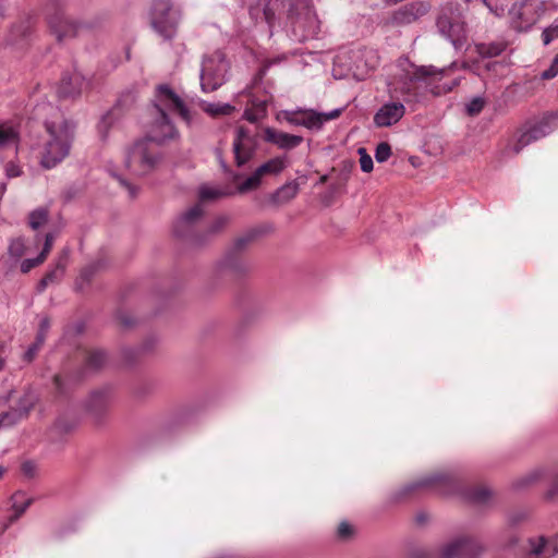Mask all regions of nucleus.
Wrapping results in <instances>:
<instances>
[{
    "mask_svg": "<svg viewBox=\"0 0 558 558\" xmlns=\"http://www.w3.org/2000/svg\"><path fill=\"white\" fill-rule=\"evenodd\" d=\"M68 260V253L63 252L54 268L50 270L38 283V292H43L50 283L57 282L63 276Z\"/></svg>",
    "mask_w": 558,
    "mask_h": 558,
    "instance_id": "obj_24",
    "label": "nucleus"
},
{
    "mask_svg": "<svg viewBox=\"0 0 558 558\" xmlns=\"http://www.w3.org/2000/svg\"><path fill=\"white\" fill-rule=\"evenodd\" d=\"M36 465L32 461H26L22 464V470L27 475H33L35 472Z\"/></svg>",
    "mask_w": 558,
    "mask_h": 558,
    "instance_id": "obj_57",
    "label": "nucleus"
},
{
    "mask_svg": "<svg viewBox=\"0 0 558 558\" xmlns=\"http://www.w3.org/2000/svg\"><path fill=\"white\" fill-rule=\"evenodd\" d=\"M548 542V556L553 557L555 555H558V533L547 536Z\"/></svg>",
    "mask_w": 558,
    "mask_h": 558,
    "instance_id": "obj_49",
    "label": "nucleus"
},
{
    "mask_svg": "<svg viewBox=\"0 0 558 558\" xmlns=\"http://www.w3.org/2000/svg\"><path fill=\"white\" fill-rule=\"evenodd\" d=\"M485 551L484 545L466 534L458 535L438 548L439 558H478Z\"/></svg>",
    "mask_w": 558,
    "mask_h": 558,
    "instance_id": "obj_8",
    "label": "nucleus"
},
{
    "mask_svg": "<svg viewBox=\"0 0 558 558\" xmlns=\"http://www.w3.org/2000/svg\"><path fill=\"white\" fill-rule=\"evenodd\" d=\"M54 384H56L57 388L60 389V386H61L60 377H58V376L54 377Z\"/></svg>",
    "mask_w": 558,
    "mask_h": 558,
    "instance_id": "obj_62",
    "label": "nucleus"
},
{
    "mask_svg": "<svg viewBox=\"0 0 558 558\" xmlns=\"http://www.w3.org/2000/svg\"><path fill=\"white\" fill-rule=\"evenodd\" d=\"M45 339H46V335L43 333V331H38L36 341L34 344H38V348H40L43 345V343L45 342Z\"/></svg>",
    "mask_w": 558,
    "mask_h": 558,
    "instance_id": "obj_60",
    "label": "nucleus"
},
{
    "mask_svg": "<svg viewBox=\"0 0 558 558\" xmlns=\"http://www.w3.org/2000/svg\"><path fill=\"white\" fill-rule=\"evenodd\" d=\"M34 407V400H21L17 408L10 409L0 414V429L10 428L25 418Z\"/></svg>",
    "mask_w": 558,
    "mask_h": 558,
    "instance_id": "obj_20",
    "label": "nucleus"
},
{
    "mask_svg": "<svg viewBox=\"0 0 558 558\" xmlns=\"http://www.w3.org/2000/svg\"><path fill=\"white\" fill-rule=\"evenodd\" d=\"M327 179H328V177H327V175H322V177H320V179H319V183H320V184L326 183V182H327Z\"/></svg>",
    "mask_w": 558,
    "mask_h": 558,
    "instance_id": "obj_63",
    "label": "nucleus"
},
{
    "mask_svg": "<svg viewBox=\"0 0 558 558\" xmlns=\"http://www.w3.org/2000/svg\"><path fill=\"white\" fill-rule=\"evenodd\" d=\"M557 495H558V470H557V473H556V475L554 477L551 486L549 487V489L546 493V498L547 499H553Z\"/></svg>",
    "mask_w": 558,
    "mask_h": 558,
    "instance_id": "obj_53",
    "label": "nucleus"
},
{
    "mask_svg": "<svg viewBox=\"0 0 558 558\" xmlns=\"http://www.w3.org/2000/svg\"><path fill=\"white\" fill-rule=\"evenodd\" d=\"M502 49H504L502 46L499 44H489V45L482 44V45L477 46L478 54L484 58H490V57L498 56L501 53Z\"/></svg>",
    "mask_w": 558,
    "mask_h": 558,
    "instance_id": "obj_38",
    "label": "nucleus"
},
{
    "mask_svg": "<svg viewBox=\"0 0 558 558\" xmlns=\"http://www.w3.org/2000/svg\"><path fill=\"white\" fill-rule=\"evenodd\" d=\"M405 113V107L401 101L384 104L374 116V123L378 128H388L398 123Z\"/></svg>",
    "mask_w": 558,
    "mask_h": 558,
    "instance_id": "obj_17",
    "label": "nucleus"
},
{
    "mask_svg": "<svg viewBox=\"0 0 558 558\" xmlns=\"http://www.w3.org/2000/svg\"><path fill=\"white\" fill-rule=\"evenodd\" d=\"M20 143V130L11 120H0V154L16 150Z\"/></svg>",
    "mask_w": 558,
    "mask_h": 558,
    "instance_id": "obj_19",
    "label": "nucleus"
},
{
    "mask_svg": "<svg viewBox=\"0 0 558 558\" xmlns=\"http://www.w3.org/2000/svg\"><path fill=\"white\" fill-rule=\"evenodd\" d=\"M287 21L300 39H305L316 34L318 21L307 0L290 4L287 11Z\"/></svg>",
    "mask_w": 558,
    "mask_h": 558,
    "instance_id": "obj_7",
    "label": "nucleus"
},
{
    "mask_svg": "<svg viewBox=\"0 0 558 558\" xmlns=\"http://www.w3.org/2000/svg\"><path fill=\"white\" fill-rule=\"evenodd\" d=\"M545 0H519L510 19L513 28L522 32L530 29L547 11Z\"/></svg>",
    "mask_w": 558,
    "mask_h": 558,
    "instance_id": "obj_11",
    "label": "nucleus"
},
{
    "mask_svg": "<svg viewBox=\"0 0 558 558\" xmlns=\"http://www.w3.org/2000/svg\"><path fill=\"white\" fill-rule=\"evenodd\" d=\"M45 260V254H39L36 258L24 259L21 264L22 272H28L32 268L40 265Z\"/></svg>",
    "mask_w": 558,
    "mask_h": 558,
    "instance_id": "obj_46",
    "label": "nucleus"
},
{
    "mask_svg": "<svg viewBox=\"0 0 558 558\" xmlns=\"http://www.w3.org/2000/svg\"><path fill=\"white\" fill-rule=\"evenodd\" d=\"M454 478L450 473L447 472H434L426 476H423L415 486L417 487H435L442 485H452Z\"/></svg>",
    "mask_w": 558,
    "mask_h": 558,
    "instance_id": "obj_26",
    "label": "nucleus"
},
{
    "mask_svg": "<svg viewBox=\"0 0 558 558\" xmlns=\"http://www.w3.org/2000/svg\"><path fill=\"white\" fill-rule=\"evenodd\" d=\"M490 497V490L487 487H476L471 492L470 498L478 504L486 502Z\"/></svg>",
    "mask_w": 558,
    "mask_h": 558,
    "instance_id": "obj_40",
    "label": "nucleus"
},
{
    "mask_svg": "<svg viewBox=\"0 0 558 558\" xmlns=\"http://www.w3.org/2000/svg\"><path fill=\"white\" fill-rule=\"evenodd\" d=\"M21 168L14 162H9L5 166V174L8 178H16L21 174Z\"/></svg>",
    "mask_w": 558,
    "mask_h": 558,
    "instance_id": "obj_52",
    "label": "nucleus"
},
{
    "mask_svg": "<svg viewBox=\"0 0 558 558\" xmlns=\"http://www.w3.org/2000/svg\"><path fill=\"white\" fill-rule=\"evenodd\" d=\"M428 11V7L423 2H411L408 3L397 11H395L389 17L381 22L384 28L405 26L416 22L420 17L425 15Z\"/></svg>",
    "mask_w": 558,
    "mask_h": 558,
    "instance_id": "obj_13",
    "label": "nucleus"
},
{
    "mask_svg": "<svg viewBox=\"0 0 558 558\" xmlns=\"http://www.w3.org/2000/svg\"><path fill=\"white\" fill-rule=\"evenodd\" d=\"M51 33L57 40L62 41L74 37L78 31V24L66 15L63 8H56L48 19Z\"/></svg>",
    "mask_w": 558,
    "mask_h": 558,
    "instance_id": "obj_15",
    "label": "nucleus"
},
{
    "mask_svg": "<svg viewBox=\"0 0 558 558\" xmlns=\"http://www.w3.org/2000/svg\"><path fill=\"white\" fill-rule=\"evenodd\" d=\"M357 153L360 155V166L362 171L371 172L374 166L372 157L366 153L365 148H359Z\"/></svg>",
    "mask_w": 558,
    "mask_h": 558,
    "instance_id": "obj_43",
    "label": "nucleus"
},
{
    "mask_svg": "<svg viewBox=\"0 0 558 558\" xmlns=\"http://www.w3.org/2000/svg\"><path fill=\"white\" fill-rule=\"evenodd\" d=\"M34 114L36 119L44 121L48 134L40 151V163L44 168L51 169L69 155L74 124L65 120L50 104H38Z\"/></svg>",
    "mask_w": 558,
    "mask_h": 558,
    "instance_id": "obj_2",
    "label": "nucleus"
},
{
    "mask_svg": "<svg viewBox=\"0 0 558 558\" xmlns=\"http://www.w3.org/2000/svg\"><path fill=\"white\" fill-rule=\"evenodd\" d=\"M258 147V133L245 126H239L232 143L234 162L238 167L245 166L256 154Z\"/></svg>",
    "mask_w": 558,
    "mask_h": 558,
    "instance_id": "obj_12",
    "label": "nucleus"
},
{
    "mask_svg": "<svg viewBox=\"0 0 558 558\" xmlns=\"http://www.w3.org/2000/svg\"><path fill=\"white\" fill-rule=\"evenodd\" d=\"M22 497H23V495L20 493L15 494L13 496V505H12L13 514L10 515V518H9L10 523L15 522L26 511V509L32 504V499L20 500Z\"/></svg>",
    "mask_w": 558,
    "mask_h": 558,
    "instance_id": "obj_33",
    "label": "nucleus"
},
{
    "mask_svg": "<svg viewBox=\"0 0 558 558\" xmlns=\"http://www.w3.org/2000/svg\"><path fill=\"white\" fill-rule=\"evenodd\" d=\"M226 223H227V218L219 217L218 219H216V221L210 227V232L214 233V232L219 231L221 228H223L226 226Z\"/></svg>",
    "mask_w": 558,
    "mask_h": 558,
    "instance_id": "obj_55",
    "label": "nucleus"
},
{
    "mask_svg": "<svg viewBox=\"0 0 558 558\" xmlns=\"http://www.w3.org/2000/svg\"><path fill=\"white\" fill-rule=\"evenodd\" d=\"M303 109L299 110H282L278 113L277 119H283L292 125H301Z\"/></svg>",
    "mask_w": 558,
    "mask_h": 558,
    "instance_id": "obj_37",
    "label": "nucleus"
},
{
    "mask_svg": "<svg viewBox=\"0 0 558 558\" xmlns=\"http://www.w3.org/2000/svg\"><path fill=\"white\" fill-rule=\"evenodd\" d=\"M558 128V110L545 113L538 121L527 125L519 135L513 146L515 154H519L525 146L542 140Z\"/></svg>",
    "mask_w": 558,
    "mask_h": 558,
    "instance_id": "obj_10",
    "label": "nucleus"
},
{
    "mask_svg": "<svg viewBox=\"0 0 558 558\" xmlns=\"http://www.w3.org/2000/svg\"><path fill=\"white\" fill-rule=\"evenodd\" d=\"M264 140L287 150L298 147L303 142L302 136L288 134L271 128L265 129Z\"/></svg>",
    "mask_w": 558,
    "mask_h": 558,
    "instance_id": "obj_21",
    "label": "nucleus"
},
{
    "mask_svg": "<svg viewBox=\"0 0 558 558\" xmlns=\"http://www.w3.org/2000/svg\"><path fill=\"white\" fill-rule=\"evenodd\" d=\"M437 73L433 66L415 68L412 64H408L397 73L393 78L388 83V93L392 99L403 97L404 101H408L409 97L414 95V84L423 77L432 76Z\"/></svg>",
    "mask_w": 558,
    "mask_h": 558,
    "instance_id": "obj_4",
    "label": "nucleus"
},
{
    "mask_svg": "<svg viewBox=\"0 0 558 558\" xmlns=\"http://www.w3.org/2000/svg\"><path fill=\"white\" fill-rule=\"evenodd\" d=\"M202 109L208 113L211 117H218V116H229L231 114L235 108L229 104H210V102H203Z\"/></svg>",
    "mask_w": 558,
    "mask_h": 558,
    "instance_id": "obj_31",
    "label": "nucleus"
},
{
    "mask_svg": "<svg viewBox=\"0 0 558 558\" xmlns=\"http://www.w3.org/2000/svg\"><path fill=\"white\" fill-rule=\"evenodd\" d=\"M29 25L27 23H21L14 26L9 36L7 37V44L10 46H20L22 47V41L26 39L29 33Z\"/></svg>",
    "mask_w": 558,
    "mask_h": 558,
    "instance_id": "obj_30",
    "label": "nucleus"
},
{
    "mask_svg": "<svg viewBox=\"0 0 558 558\" xmlns=\"http://www.w3.org/2000/svg\"><path fill=\"white\" fill-rule=\"evenodd\" d=\"M39 350L38 344H32L28 350L25 352V360L32 361Z\"/></svg>",
    "mask_w": 558,
    "mask_h": 558,
    "instance_id": "obj_58",
    "label": "nucleus"
},
{
    "mask_svg": "<svg viewBox=\"0 0 558 558\" xmlns=\"http://www.w3.org/2000/svg\"><path fill=\"white\" fill-rule=\"evenodd\" d=\"M256 236V232L255 231H252V232H248L247 234L245 235H242L240 238H238L234 242V245L238 250H242L243 247H245L250 242H252L254 240V238Z\"/></svg>",
    "mask_w": 558,
    "mask_h": 558,
    "instance_id": "obj_48",
    "label": "nucleus"
},
{
    "mask_svg": "<svg viewBox=\"0 0 558 558\" xmlns=\"http://www.w3.org/2000/svg\"><path fill=\"white\" fill-rule=\"evenodd\" d=\"M228 62L221 52L206 57L201 70V86L203 92H214L225 82Z\"/></svg>",
    "mask_w": 558,
    "mask_h": 558,
    "instance_id": "obj_9",
    "label": "nucleus"
},
{
    "mask_svg": "<svg viewBox=\"0 0 558 558\" xmlns=\"http://www.w3.org/2000/svg\"><path fill=\"white\" fill-rule=\"evenodd\" d=\"M225 195V192L214 186L204 185L199 189V199L202 202L218 199Z\"/></svg>",
    "mask_w": 558,
    "mask_h": 558,
    "instance_id": "obj_36",
    "label": "nucleus"
},
{
    "mask_svg": "<svg viewBox=\"0 0 558 558\" xmlns=\"http://www.w3.org/2000/svg\"><path fill=\"white\" fill-rule=\"evenodd\" d=\"M457 84H458V82H457V81H454L452 85L446 86V88H445V89H446L447 92H449V90H451V89L453 88V86H454V85H457Z\"/></svg>",
    "mask_w": 558,
    "mask_h": 558,
    "instance_id": "obj_64",
    "label": "nucleus"
},
{
    "mask_svg": "<svg viewBox=\"0 0 558 558\" xmlns=\"http://www.w3.org/2000/svg\"><path fill=\"white\" fill-rule=\"evenodd\" d=\"M180 13L169 0H156L150 10V24L165 39L172 38L178 28Z\"/></svg>",
    "mask_w": 558,
    "mask_h": 558,
    "instance_id": "obj_5",
    "label": "nucleus"
},
{
    "mask_svg": "<svg viewBox=\"0 0 558 558\" xmlns=\"http://www.w3.org/2000/svg\"><path fill=\"white\" fill-rule=\"evenodd\" d=\"M73 428H74V424L73 423L68 422L64 418H59V420L56 421V423L51 427L50 432L51 433L61 434V433H69Z\"/></svg>",
    "mask_w": 558,
    "mask_h": 558,
    "instance_id": "obj_44",
    "label": "nucleus"
},
{
    "mask_svg": "<svg viewBox=\"0 0 558 558\" xmlns=\"http://www.w3.org/2000/svg\"><path fill=\"white\" fill-rule=\"evenodd\" d=\"M5 354H4V345L0 343V369L4 366Z\"/></svg>",
    "mask_w": 558,
    "mask_h": 558,
    "instance_id": "obj_61",
    "label": "nucleus"
},
{
    "mask_svg": "<svg viewBox=\"0 0 558 558\" xmlns=\"http://www.w3.org/2000/svg\"><path fill=\"white\" fill-rule=\"evenodd\" d=\"M485 106V99L483 97H474L466 104V112L469 116L478 114Z\"/></svg>",
    "mask_w": 558,
    "mask_h": 558,
    "instance_id": "obj_39",
    "label": "nucleus"
},
{
    "mask_svg": "<svg viewBox=\"0 0 558 558\" xmlns=\"http://www.w3.org/2000/svg\"><path fill=\"white\" fill-rule=\"evenodd\" d=\"M558 74V54L554 58L550 66L542 73V78L550 80Z\"/></svg>",
    "mask_w": 558,
    "mask_h": 558,
    "instance_id": "obj_47",
    "label": "nucleus"
},
{
    "mask_svg": "<svg viewBox=\"0 0 558 558\" xmlns=\"http://www.w3.org/2000/svg\"><path fill=\"white\" fill-rule=\"evenodd\" d=\"M300 184L296 181H290L279 187L271 199L277 205H283L292 201L299 193Z\"/></svg>",
    "mask_w": 558,
    "mask_h": 558,
    "instance_id": "obj_27",
    "label": "nucleus"
},
{
    "mask_svg": "<svg viewBox=\"0 0 558 558\" xmlns=\"http://www.w3.org/2000/svg\"><path fill=\"white\" fill-rule=\"evenodd\" d=\"M286 168V160L276 157L259 166L248 178H246L239 186L240 193L255 190L259 186L262 178L266 174H278Z\"/></svg>",
    "mask_w": 558,
    "mask_h": 558,
    "instance_id": "obj_16",
    "label": "nucleus"
},
{
    "mask_svg": "<svg viewBox=\"0 0 558 558\" xmlns=\"http://www.w3.org/2000/svg\"><path fill=\"white\" fill-rule=\"evenodd\" d=\"M542 37L544 45H548L553 40L558 39V20L544 29Z\"/></svg>",
    "mask_w": 558,
    "mask_h": 558,
    "instance_id": "obj_41",
    "label": "nucleus"
},
{
    "mask_svg": "<svg viewBox=\"0 0 558 558\" xmlns=\"http://www.w3.org/2000/svg\"><path fill=\"white\" fill-rule=\"evenodd\" d=\"M25 251V245L22 239L13 240L9 245V253L15 258H20Z\"/></svg>",
    "mask_w": 558,
    "mask_h": 558,
    "instance_id": "obj_45",
    "label": "nucleus"
},
{
    "mask_svg": "<svg viewBox=\"0 0 558 558\" xmlns=\"http://www.w3.org/2000/svg\"><path fill=\"white\" fill-rule=\"evenodd\" d=\"M110 400L111 396L109 389H95L84 400V408L92 416L100 418L106 413Z\"/></svg>",
    "mask_w": 558,
    "mask_h": 558,
    "instance_id": "obj_18",
    "label": "nucleus"
},
{
    "mask_svg": "<svg viewBox=\"0 0 558 558\" xmlns=\"http://www.w3.org/2000/svg\"><path fill=\"white\" fill-rule=\"evenodd\" d=\"M267 114V101L253 100L252 108L245 109L243 118L251 123H256L264 119Z\"/></svg>",
    "mask_w": 558,
    "mask_h": 558,
    "instance_id": "obj_29",
    "label": "nucleus"
},
{
    "mask_svg": "<svg viewBox=\"0 0 558 558\" xmlns=\"http://www.w3.org/2000/svg\"><path fill=\"white\" fill-rule=\"evenodd\" d=\"M341 112L342 109H333L326 113H318L314 110H303V112H301V125L310 130H319L325 122L337 119Z\"/></svg>",
    "mask_w": 558,
    "mask_h": 558,
    "instance_id": "obj_22",
    "label": "nucleus"
},
{
    "mask_svg": "<svg viewBox=\"0 0 558 558\" xmlns=\"http://www.w3.org/2000/svg\"><path fill=\"white\" fill-rule=\"evenodd\" d=\"M48 211L45 208L35 209L29 214V226L37 230L47 222Z\"/></svg>",
    "mask_w": 558,
    "mask_h": 558,
    "instance_id": "obj_35",
    "label": "nucleus"
},
{
    "mask_svg": "<svg viewBox=\"0 0 558 558\" xmlns=\"http://www.w3.org/2000/svg\"><path fill=\"white\" fill-rule=\"evenodd\" d=\"M203 213L204 209L201 204L194 205L186 213H184L179 219L175 227V232L178 233V235L184 236L185 231L190 228V226H192L203 216Z\"/></svg>",
    "mask_w": 558,
    "mask_h": 558,
    "instance_id": "obj_23",
    "label": "nucleus"
},
{
    "mask_svg": "<svg viewBox=\"0 0 558 558\" xmlns=\"http://www.w3.org/2000/svg\"><path fill=\"white\" fill-rule=\"evenodd\" d=\"M439 33L456 48H461L466 40V28L462 10L458 4L448 3L442 7L437 19Z\"/></svg>",
    "mask_w": 558,
    "mask_h": 558,
    "instance_id": "obj_3",
    "label": "nucleus"
},
{
    "mask_svg": "<svg viewBox=\"0 0 558 558\" xmlns=\"http://www.w3.org/2000/svg\"><path fill=\"white\" fill-rule=\"evenodd\" d=\"M89 87V81L78 71L65 72L59 83L57 94L63 99H75Z\"/></svg>",
    "mask_w": 558,
    "mask_h": 558,
    "instance_id": "obj_14",
    "label": "nucleus"
},
{
    "mask_svg": "<svg viewBox=\"0 0 558 558\" xmlns=\"http://www.w3.org/2000/svg\"><path fill=\"white\" fill-rule=\"evenodd\" d=\"M391 156V147L388 143H380L375 150V159L378 162H385Z\"/></svg>",
    "mask_w": 558,
    "mask_h": 558,
    "instance_id": "obj_42",
    "label": "nucleus"
},
{
    "mask_svg": "<svg viewBox=\"0 0 558 558\" xmlns=\"http://www.w3.org/2000/svg\"><path fill=\"white\" fill-rule=\"evenodd\" d=\"M352 532V526L347 522H341L338 526V536L341 538H348Z\"/></svg>",
    "mask_w": 558,
    "mask_h": 558,
    "instance_id": "obj_51",
    "label": "nucleus"
},
{
    "mask_svg": "<svg viewBox=\"0 0 558 558\" xmlns=\"http://www.w3.org/2000/svg\"><path fill=\"white\" fill-rule=\"evenodd\" d=\"M283 9L284 0H252L248 3L250 17L255 24H266L269 36L281 25Z\"/></svg>",
    "mask_w": 558,
    "mask_h": 558,
    "instance_id": "obj_6",
    "label": "nucleus"
},
{
    "mask_svg": "<svg viewBox=\"0 0 558 558\" xmlns=\"http://www.w3.org/2000/svg\"><path fill=\"white\" fill-rule=\"evenodd\" d=\"M111 116L106 114L101 118L100 122L98 123V131L99 133L105 136L109 130L110 123H111Z\"/></svg>",
    "mask_w": 558,
    "mask_h": 558,
    "instance_id": "obj_50",
    "label": "nucleus"
},
{
    "mask_svg": "<svg viewBox=\"0 0 558 558\" xmlns=\"http://www.w3.org/2000/svg\"><path fill=\"white\" fill-rule=\"evenodd\" d=\"M174 112L191 124V113L182 99L168 85H159L156 88L153 120L147 136L136 142L126 154L125 166L133 174L144 175L155 169L161 157L159 145L177 135L170 119Z\"/></svg>",
    "mask_w": 558,
    "mask_h": 558,
    "instance_id": "obj_1",
    "label": "nucleus"
},
{
    "mask_svg": "<svg viewBox=\"0 0 558 558\" xmlns=\"http://www.w3.org/2000/svg\"><path fill=\"white\" fill-rule=\"evenodd\" d=\"M353 57L355 60V69L356 71L361 70L362 66L359 63L362 59H365V68L366 69H374L377 65V56L373 50H357L353 51Z\"/></svg>",
    "mask_w": 558,
    "mask_h": 558,
    "instance_id": "obj_32",
    "label": "nucleus"
},
{
    "mask_svg": "<svg viewBox=\"0 0 558 558\" xmlns=\"http://www.w3.org/2000/svg\"><path fill=\"white\" fill-rule=\"evenodd\" d=\"M529 554L537 558H549L548 542L545 535H535L527 538Z\"/></svg>",
    "mask_w": 558,
    "mask_h": 558,
    "instance_id": "obj_28",
    "label": "nucleus"
},
{
    "mask_svg": "<svg viewBox=\"0 0 558 558\" xmlns=\"http://www.w3.org/2000/svg\"><path fill=\"white\" fill-rule=\"evenodd\" d=\"M519 0H483L485 5L497 16L511 19Z\"/></svg>",
    "mask_w": 558,
    "mask_h": 558,
    "instance_id": "obj_25",
    "label": "nucleus"
},
{
    "mask_svg": "<svg viewBox=\"0 0 558 558\" xmlns=\"http://www.w3.org/2000/svg\"><path fill=\"white\" fill-rule=\"evenodd\" d=\"M106 353L102 350H92L86 356V364L90 369H97L101 367L106 362Z\"/></svg>",
    "mask_w": 558,
    "mask_h": 558,
    "instance_id": "obj_34",
    "label": "nucleus"
},
{
    "mask_svg": "<svg viewBox=\"0 0 558 558\" xmlns=\"http://www.w3.org/2000/svg\"><path fill=\"white\" fill-rule=\"evenodd\" d=\"M119 181H120L121 185L124 186L128 190L129 195L131 197H135L137 195V187L136 186L130 184L129 182H126L125 180H123L121 178H119Z\"/></svg>",
    "mask_w": 558,
    "mask_h": 558,
    "instance_id": "obj_56",
    "label": "nucleus"
},
{
    "mask_svg": "<svg viewBox=\"0 0 558 558\" xmlns=\"http://www.w3.org/2000/svg\"><path fill=\"white\" fill-rule=\"evenodd\" d=\"M54 241V236L51 233H48L45 239L44 248L40 254H45V258L47 257L48 253L50 252L52 244Z\"/></svg>",
    "mask_w": 558,
    "mask_h": 558,
    "instance_id": "obj_54",
    "label": "nucleus"
},
{
    "mask_svg": "<svg viewBox=\"0 0 558 558\" xmlns=\"http://www.w3.org/2000/svg\"><path fill=\"white\" fill-rule=\"evenodd\" d=\"M50 328V322L47 317L43 318L39 323V330L43 333L47 335L48 329Z\"/></svg>",
    "mask_w": 558,
    "mask_h": 558,
    "instance_id": "obj_59",
    "label": "nucleus"
}]
</instances>
